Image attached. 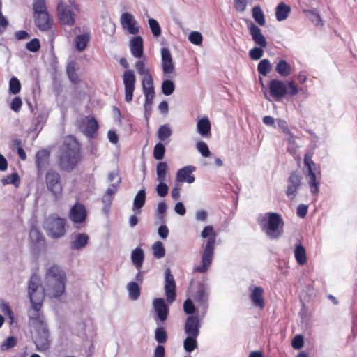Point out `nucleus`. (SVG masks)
Segmentation results:
<instances>
[{
  "label": "nucleus",
  "mask_w": 357,
  "mask_h": 357,
  "mask_svg": "<svg viewBox=\"0 0 357 357\" xmlns=\"http://www.w3.org/2000/svg\"><path fill=\"white\" fill-rule=\"evenodd\" d=\"M81 144L73 135L65 137L60 147L58 165L61 170L70 172L82 160Z\"/></svg>",
  "instance_id": "obj_1"
},
{
  "label": "nucleus",
  "mask_w": 357,
  "mask_h": 357,
  "mask_svg": "<svg viewBox=\"0 0 357 357\" xmlns=\"http://www.w3.org/2000/svg\"><path fill=\"white\" fill-rule=\"evenodd\" d=\"M28 295L35 314L30 316V320L36 324H43V313L41 312L45 298V290L40 284V278L36 274H33L29 280Z\"/></svg>",
  "instance_id": "obj_2"
},
{
  "label": "nucleus",
  "mask_w": 357,
  "mask_h": 357,
  "mask_svg": "<svg viewBox=\"0 0 357 357\" xmlns=\"http://www.w3.org/2000/svg\"><path fill=\"white\" fill-rule=\"evenodd\" d=\"M257 222L262 231L271 239H278L284 233V222L282 215L278 213H266L257 219Z\"/></svg>",
  "instance_id": "obj_3"
},
{
  "label": "nucleus",
  "mask_w": 357,
  "mask_h": 357,
  "mask_svg": "<svg viewBox=\"0 0 357 357\" xmlns=\"http://www.w3.org/2000/svg\"><path fill=\"white\" fill-rule=\"evenodd\" d=\"M203 238H208L202 254V264L195 268V271L200 273H206L211 265L215 250L216 234L213 226H206L201 233Z\"/></svg>",
  "instance_id": "obj_4"
},
{
  "label": "nucleus",
  "mask_w": 357,
  "mask_h": 357,
  "mask_svg": "<svg viewBox=\"0 0 357 357\" xmlns=\"http://www.w3.org/2000/svg\"><path fill=\"white\" fill-rule=\"evenodd\" d=\"M45 280L52 291V296L59 297L65 291L66 275L64 271L58 266L50 267L45 273Z\"/></svg>",
  "instance_id": "obj_5"
},
{
  "label": "nucleus",
  "mask_w": 357,
  "mask_h": 357,
  "mask_svg": "<svg viewBox=\"0 0 357 357\" xmlns=\"http://www.w3.org/2000/svg\"><path fill=\"white\" fill-rule=\"evenodd\" d=\"M33 6L36 26L40 31H50L54 24V20L47 11L45 1L35 0Z\"/></svg>",
  "instance_id": "obj_6"
},
{
  "label": "nucleus",
  "mask_w": 357,
  "mask_h": 357,
  "mask_svg": "<svg viewBox=\"0 0 357 357\" xmlns=\"http://www.w3.org/2000/svg\"><path fill=\"white\" fill-rule=\"evenodd\" d=\"M269 95L275 101H280L287 94L293 96L298 93V89L294 81L287 83L282 80L274 79L268 83Z\"/></svg>",
  "instance_id": "obj_7"
},
{
  "label": "nucleus",
  "mask_w": 357,
  "mask_h": 357,
  "mask_svg": "<svg viewBox=\"0 0 357 357\" xmlns=\"http://www.w3.org/2000/svg\"><path fill=\"white\" fill-rule=\"evenodd\" d=\"M45 184L47 190L56 200L60 199L63 196V185L61 175L54 169H50L45 174Z\"/></svg>",
  "instance_id": "obj_8"
},
{
  "label": "nucleus",
  "mask_w": 357,
  "mask_h": 357,
  "mask_svg": "<svg viewBox=\"0 0 357 357\" xmlns=\"http://www.w3.org/2000/svg\"><path fill=\"white\" fill-rule=\"evenodd\" d=\"M78 8L75 4H68L60 1L57 6V15L61 24L73 26L75 22Z\"/></svg>",
  "instance_id": "obj_9"
},
{
  "label": "nucleus",
  "mask_w": 357,
  "mask_h": 357,
  "mask_svg": "<svg viewBox=\"0 0 357 357\" xmlns=\"http://www.w3.org/2000/svg\"><path fill=\"white\" fill-rule=\"evenodd\" d=\"M46 229L48 234L54 238H59L66 234V220L56 215H52L46 220Z\"/></svg>",
  "instance_id": "obj_10"
},
{
  "label": "nucleus",
  "mask_w": 357,
  "mask_h": 357,
  "mask_svg": "<svg viewBox=\"0 0 357 357\" xmlns=\"http://www.w3.org/2000/svg\"><path fill=\"white\" fill-rule=\"evenodd\" d=\"M314 153L308 151L304 156V165L307 169V176L309 178V185L312 194H317L319 192V182L317 181L315 163L312 160Z\"/></svg>",
  "instance_id": "obj_11"
},
{
  "label": "nucleus",
  "mask_w": 357,
  "mask_h": 357,
  "mask_svg": "<svg viewBox=\"0 0 357 357\" xmlns=\"http://www.w3.org/2000/svg\"><path fill=\"white\" fill-rule=\"evenodd\" d=\"M32 324L40 328L41 330L38 331V333L35 337V344L39 350L45 351L49 349L50 345V341L49 340V331L45 326V321L43 320V324H36L33 321Z\"/></svg>",
  "instance_id": "obj_12"
},
{
  "label": "nucleus",
  "mask_w": 357,
  "mask_h": 357,
  "mask_svg": "<svg viewBox=\"0 0 357 357\" xmlns=\"http://www.w3.org/2000/svg\"><path fill=\"white\" fill-rule=\"evenodd\" d=\"M165 291L167 301L168 303H172L176 300V281L169 268L165 270Z\"/></svg>",
  "instance_id": "obj_13"
},
{
  "label": "nucleus",
  "mask_w": 357,
  "mask_h": 357,
  "mask_svg": "<svg viewBox=\"0 0 357 357\" xmlns=\"http://www.w3.org/2000/svg\"><path fill=\"white\" fill-rule=\"evenodd\" d=\"M123 81L125 87V100L127 102H130L132 100L136 82L133 70H128L125 71L123 75Z\"/></svg>",
  "instance_id": "obj_14"
},
{
  "label": "nucleus",
  "mask_w": 357,
  "mask_h": 357,
  "mask_svg": "<svg viewBox=\"0 0 357 357\" xmlns=\"http://www.w3.org/2000/svg\"><path fill=\"white\" fill-rule=\"evenodd\" d=\"M122 28L130 34L136 35L139 32V28L134 16L130 13H123L120 17Z\"/></svg>",
  "instance_id": "obj_15"
},
{
  "label": "nucleus",
  "mask_w": 357,
  "mask_h": 357,
  "mask_svg": "<svg viewBox=\"0 0 357 357\" xmlns=\"http://www.w3.org/2000/svg\"><path fill=\"white\" fill-rule=\"evenodd\" d=\"M69 216L72 222L75 224L84 223L87 217L85 206L81 203L75 204L70 211Z\"/></svg>",
  "instance_id": "obj_16"
},
{
  "label": "nucleus",
  "mask_w": 357,
  "mask_h": 357,
  "mask_svg": "<svg viewBox=\"0 0 357 357\" xmlns=\"http://www.w3.org/2000/svg\"><path fill=\"white\" fill-rule=\"evenodd\" d=\"M302 176L296 172H292L287 180L288 185L286 190V195L288 197L294 196L295 193L301 185Z\"/></svg>",
  "instance_id": "obj_17"
},
{
  "label": "nucleus",
  "mask_w": 357,
  "mask_h": 357,
  "mask_svg": "<svg viewBox=\"0 0 357 357\" xmlns=\"http://www.w3.org/2000/svg\"><path fill=\"white\" fill-rule=\"evenodd\" d=\"M200 327L201 324L198 317L192 315L186 319L184 330L188 335L198 337Z\"/></svg>",
  "instance_id": "obj_18"
},
{
  "label": "nucleus",
  "mask_w": 357,
  "mask_h": 357,
  "mask_svg": "<svg viewBox=\"0 0 357 357\" xmlns=\"http://www.w3.org/2000/svg\"><path fill=\"white\" fill-rule=\"evenodd\" d=\"M196 169L194 166H185L177 171L176 181L179 183H192L195 181V177L192 175V172Z\"/></svg>",
  "instance_id": "obj_19"
},
{
  "label": "nucleus",
  "mask_w": 357,
  "mask_h": 357,
  "mask_svg": "<svg viewBox=\"0 0 357 357\" xmlns=\"http://www.w3.org/2000/svg\"><path fill=\"white\" fill-rule=\"evenodd\" d=\"M84 129L82 132L89 138H95L99 128L98 123L94 117H86V121H83Z\"/></svg>",
  "instance_id": "obj_20"
},
{
  "label": "nucleus",
  "mask_w": 357,
  "mask_h": 357,
  "mask_svg": "<svg viewBox=\"0 0 357 357\" xmlns=\"http://www.w3.org/2000/svg\"><path fill=\"white\" fill-rule=\"evenodd\" d=\"M130 50L134 57L141 59L144 55L143 38L139 36L132 38L130 40Z\"/></svg>",
  "instance_id": "obj_21"
},
{
  "label": "nucleus",
  "mask_w": 357,
  "mask_h": 357,
  "mask_svg": "<svg viewBox=\"0 0 357 357\" xmlns=\"http://www.w3.org/2000/svg\"><path fill=\"white\" fill-rule=\"evenodd\" d=\"M162 65L164 74L172 73L174 70V66L172 62V58L169 50L167 48H162L161 51Z\"/></svg>",
  "instance_id": "obj_22"
},
{
  "label": "nucleus",
  "mask_w": 357,
  "mask_h": 357,
  "mask_svg": "<svg viewBox=\"0 0 357 357\" xmlns=\"http://www.w3.org/2000/svg\"><path fill=\"white\" fill-rule=\"evenodd\" d=\"M50 155V151L46 149L40 150L36 153V165L39 174H41L49 164Z\"/></svg>",
  "instance_id": "obj_23"
},
{
  "label": "nucleus",
  "mask_w": 357,
  "mask_h": 357,
  "mask_svg": "<svg viewBox=\"0 0 357 357\" xmlns=\"http://www.w3.org/2000/svg\"><path fill=\"white\" fill-rule=\"evenodd\" d=\"M153 305L158 319L162 321H165L167 319L169 309L165 300L162 298H155L153 300Z\"/></svg>",
  "instance_id": "obj_24"
},
{
  "label": "nucleus",
  "mask_w": 357,
  "mask_h": 357,
  "mask_svg": "<svg viewBox=\"0 0 357 357\" xmlns=\"http://www.w3.org/2000/svg\"><path fill=\"white\" fill-rule=\"evenodd\" d=\"M249 29L250 33L255 44L258 45L261 47H266L267 45V41L266 38L261 33V29L253 23H251L249 26Z\"/></svg>",
  "instance_id": "obj_25"
},
{
  "label": "nucleus",
  "mask_w": 357,
  "mask_h": 357,
  "mask_svg": "<svg viewBox=\"0 0 357 357\" xmlns=\"http://www.w3.org/2000/svg\"><path fill=\"white\" fill-rule=\"evenodd\" d=\"M264 289L261 287H255L250 295L251 301L255 306L263 309L265 306V301L263 297Z\"/></svg>",
  "instance_id": "obj_26"
},
{
  "label": "nucleus",
  "mask_w": 357,
  "mask_h": 357,
  "mask_svg": "<svg viewBox=\"0 0 357 357\" xmlns=\"http://www.w3.org/2000/svg\"><path fill=\"white\" fill-rule=\"evenodd\" d=\"M194 299L204 310L208 307V295L203 285H200L194 295Z\"/></svg>",
  "instance_id": "obj_27"
},
{
  "label": "nucleus",
  "mask_w": 357,
  "mask_h": 357,
  "mask_svg": "<svg viewBox=\"0 0 357 357\" xmlns=\"http://www.w3.org/2000/svg\"><path fill=\"white\" fill-rule=\"evenodd\" d=\"M91 39V34L89 32L83 34L77 35L75 38V46L77 51H84L88 45Z\"/></svg>",
  "instance_id": "obj_28"
},
{
  "label": "nucleus",
  "mask_w": 357,
  "mask_h": 357,
  "mask_svg": "<svg viewBox=\"0 0 357 357\" xmlns=\"http://www.w3.org/2000/svg\"><path fill=\"white\" fill-rule=\"evenodd\" d=\"M197 126L198 132L202 137H208L211 136V125L208 119L202 118L199 119L197 122Z\"/></svg>",
  "instance_id": "obj_29"
},
{
  "label": "nucleus",
  "mask_w": 357,
  "mask_h": 357,
  "mask_svg": "<svg viewBox=\"0 0 357 357\" xmlns=\"http://www.w3.org/2000/svg\"><path fill=\"white\" fill-rule=\"evenodd\" d=\"M290 12L291 7L284 2H280L275 8V17L277 20L283 21L286 20Z\"/></svg>",
  "instance_id": "obj_30"
},
{
  "label": "nucleus",
  "mask_w": 357,
  "mask_h": 357,
  "mask_svg": "<svg viewBox=\"0 0 357 357\" xmlns=\"http://www.w3.org/2000/svg\"><path fill=\"white\" fill-rule=\"evenodd\" d=\"M275 71L282 77H286L291 75L293 68L287 61L281 59L278 61L275 66Z\"/></svg>",
  "instance_id": "obj_31"
},
{
  "label": "nucleus",
  "mask_w": 357,
  "mask_h": 357,
  "mask_svg": "<svg viewBox=\"0 0 357 357\" xmlns=\"http://www.w3.org/2000/svg\"><path fill=\"white\" fill-rule=\"evenodd\" d=\"M121 182V178H119L116 183H112L108 188L102 199V202L110 204L113 199V196L117 191L118 187Z\"/></svg>",
  "instance_id": "obj_32"
},
{
  "label": "nucleus",
  "mask_w": 357,
  "mask_h": 357,
  "mask_svg": "<svg viewBox=\"0 0 357 357\" xmlns=\"http://www.w3.org/2000/svg\"><path fill=\"white\" fill-rule=\"evenodd\" d=\"M89 241V236L86 234H79L75 236L73 241L71 242V248L79 250L84 248Z\"/></svg>",
  "instance_id": "obj_33"
},
{
  "label": "nucleus",
  "mask_w": 357,
  "mask_h": 357,
  "mask_svg": "<svg viewBox=\"0 0 357 357\" xmlns=\"http://www.w3.org/2000/svg\"><path fill=\"white\" fill-rule=\"evenodd\" d=\"M294 256L296 260L300 266H303L307 262V255L305 248L301 245L298 244L296 246L294 250Z\"/></svg>",
  "instance_id": "obj_34"
},
{
  "label": "nucleus",
  "mask_w": 357,
  "mask_h": 357,
  "mask_svg": "<svg viewBox=\"0 0 357 357\" xmlns=\"http://www.w3.org/2000/svg\"><path fill=\"white\" fill-rule=\"evenodd\" d=\"M131 258L135 266L138 269L141 268L144 259L143 250L140 248H135L132 252Z\"/></svg>",
  "instance_id": "obj_35"
},
{
  "label": "nucleus",
  "mask_w": 357,
  "mask_h": 357,
  "mask_svg": "<svg viewBox=\"0 0 357 357\" xmlns=\"http://www.w3.org/2000/svg\"><path fill=\"white\" fill-rule=\"evenodd\" d=\"M252 17L255 21L260 26H264L266 24L265 15L260 6L256 5L252 9Z\"/></svg>",
  "instance_id": "obj_36"
},
{
  "label": "nucleus",
  "mask_w": 357,
  "mask_h": 357,
  "mask_svg": "<svg viewBox=\"0 0 357 357\" xmlns=\"http://www.w3.org/2000/svg\"><path fill=\"white\" fill-rule=\"evenodd\" d=\"M167 171V163L165 162H159L156 166L157 181H158L159 182L165 181Z\"/></svg>",
  "instance_id": "obj_37"
},
{
  "label": "nucleus",
  "mask_w": 357,
  "mask_h": 357,
  "mask_svg": "<svg viewBox=\"0 0 357 357\" xmlns=\"http://www.w3.org/2000/svg\"><path fill=\"white\" fill-rule=\"evenodd\" d=\"M66 73L69 79L72 83H73L74 84H77L80 83L81 79L78 74L76 73L75 62H71L68 65L66 68Z\"/></svg>",
  "instance_id": "obj_38"
},
{
  "label": "nucleus",
  "mask_w": 357,
  "mask_h": 357,
  "mask_svg": "<svg viewBox=\"0 0 357 357\" xmlns=\"http://www.w3.org/2000/svg\"><path fill=\"white\" fill-rule=\"evenodd\" d=\"M146 201V192L140 190L134 199L133 210H140L144 205Z\"/></svg>",
  "instance_id": "obj_39"
},
{
  "label": "nucleus",
  "mask_w": 357,
  "mask_h": 357,
  "mask_svg": "<svg viewBox=\"0 0 357 357\" xmlns=\"http://www.w3.org/2000/svg\"><path fill=\"white\" fill-rule=\"evenodd\" d=\"M197 336L188 335L184 340L183 347L187 352H192L197 348Z\"/></svg>",
  "instance_id": "obj_40"
},
{
  "label": "nucleus",
  "mask_w": 357,
  "mask_h": 357,
  "mask_svg": "<svg viewBox=\"0 0 357 357\" xmlns=\"http://www.w3.org/2000/svg\"><path fill=\"white\" fill-rule=\"evenodd\" d=\"M129 296L132 300H137L140 296V288L137 282H130L128 284Z\"/></svg>",
  "instance_id": "obj_41"
},
{
  "label": "nucleus",
  "mask_w": 357,
  "mask_h": 357,
  "mask_svg": "<svg viewBox=\"0 0 357 357\" xmlns=\"http://www.w3.org/2000/svg\"><path fill=\"white\" fill-rule=\"evenodd\" d=\"M1 183L3 185L13 184L15 187H18L20 183V176L17 172H14L10 175L3 177L1 179Z\"/></svg>",
  "instance_id": "obj_42"
},
{
  "label": "nucleus",
  "mask_w": 357,
  "mask_h": 357,
  "mask_svg": "<svg viewBox=\"0 0 357 357\" xmlns=\"http://www.w3.org/2000/svg\"><path fill=\"white\" fill-rule=\"evenodd\" d=\"M257 70L259 74L266 76L271 70V65L268 59H262L257 66Z\"/></svg>",
  "instance_id": "obj_43"
},
{
  "label": "nucleus",
  "mask_w": 357,
  "mask_h": 357,
  "mask_svg": "<svg viewBox=\"0 0 357 357\" xmlns=\"http://www.w3.org/2000/svg\"><path fill=\"white\" fill-rule=\"evenodd\" d=\"M172 135V130L167 125L161 126L158 130V139L164 142L167 139Z\"/></svg>",
  "instance_id": "obj_44"
},
{
  "label": "nucleus",
  "mask_w": 357,
  "mask_h": 357,
  "mask_svg": "<svg viewBox=\"0 0 357 357\" xmlns=\"http://www.w3.org/2000/svg\"><path fill=\"white\" fill-rule=\"evenodd\" d=\"M142 85L144 92L154 91L153 80L151 74L143 77Z\"/></svg>",
  "instance_id": "obj_45"
},
{
  "label": "nucleus",
  "mask_w": 357,
  "mask_h": 357,
  "mask_svg": "<svg viewBox=\"0 0 357 357\" xmlns=\"http://www.w3.org/2000/svg\"><path fill=\"white\" fill-rule=\"evenodd\" d=\"M165 153V147L161 142L157 143L153 148V157L157 160H161L164 158Z\"/></svg>",
  "instance_id": "obj_46"
},
{
  "label": "nucleus",
  "mask_w": 357,
  "mask_h": 357,
  "mask_svg": "<svg viewBox=\"0 0 357 357\" xmlns=\"http://www.w3.org/2000/svg\"><path fill=\"white\" fill-rule=\"evenodd\" d=\"M21 88L20 80L16 77H12L9 82V92L12 94H17Z\"/></svg>",
  "instance_id": "obj_47"
},
{
  "label": "nucleus",
  "mask_w": 357,
  "mask_h": 357,
  "mask_svg": "<svg viewBox=\"0 0 357 357\" xmlns=\"http://www.w3.org/2000/svg\"><path fill=\"white\" fill-rule=\"evenodd\" d=\"M303 12L309 17L310 20L316 26L319 24L322 25V20L319 14L312 10H304Z\"/></svg>",
  "instance_id": "obj_48"
},
{
  "label": "nucleus",
  "mask_w": 357,
  "mask_h": 357,
  "mask_svg": "<svg viewBox=\"0 0 357 357\" xmlns=\"http://www.w3.org/2000/svg\"><path fill=\"white\" fill-rule=\"evenodd\" d=\"M155 340L160 343H165L167 340V334L166 331L162 327H158L155 331Z\"/></svg>",
  "instance_id": "obj_49"
},
{
  "label": "nucleus",
  "mask_w": 357,
  "mask_h": 357,
  "mask_svg": "<svg viewBox=\"0 0 357 357\" xmlns=\"http://www.w3.org/2000/svg\"><path fill=\"white\" fill-rule=\"evenodd\" d=\"M153 250L154 256L156 258L163 257L165 255V248L160 241H156L153 245Z\"/></svg>",
  "instance_id": "obj_50"
},
{
  "label": "nucleus",
  "mask_w": 357,
  "mask_h": 357,
  "mask_svg": "<svg viewBox=\"0 0 357 357\" xmlns=\"http://www.w3.org/2000/svg\"><path fill=\"white\" fill-rule=\"evenodd\" d=\"M197 151L202 155V156L207 158L211 155V151L206 144L203 141H199L196 144Z\"/></svg>",
  "instance_id": "obj_51"
},
{
  "label": "nucleus",
  "mask_w": 357,
  "mask_h": 357,
  "mask_svg": "<svg viewBox=\"0 0 357 357\" xmlns=\"http://www.w3.org/2000/svg\"><path fill=\"white\" fill-rule=\"evenodd\" d=\"M149 24L153 35L155 37L160 36L161 34V29L159 25V23L155 19H149Z\"/></svg>",
  "instance_id": "obj_52"
},
{
  "label": "nucleus",
  "mask_w": 357,
  "mask_h": 357,
  "mask_svg": "<svg viewBox=\"0 0 357 357\" xmlns=\"http://www.w3.org/2000/svg\"><path fill=\"white\" fill-rule=\"evenodd\" d=\"M135 68L137 70L139 75L142 76H146V75H150L149 70L145 66L144 59L138 60L135 65Z\"/></svg>",
  "instance_id": "obj_53"
},
{
  "label": "nucleus",
  "mask_w": 357,
  "mask_h": 357,
  "mask_svg": "<svg viewBox=\"0 0 357 357\" xmlns=\"http://www.w3.org/2000/svg\"><path fill=\"white\" fill-rule=\"evenodd\" d=\"M174 91V84L171 80H165L162 84V91L166 96L171 95Z\"/></svg>",
  "instance_id": "obj_54"
},
{
  "label": "nucleus",
  "mask_w": 357,
  "mask_h": 357,
  "mask_svg": "<svg viewBox=\"0 0 357 357\" xmlns=\"http://www.w3.org/2000/svg\"><path fill=\"white\" fill-rule=\"evenodd\" d=\"M26 49L32 52H36L40 49V43L38 38H33L26 45Z\"/></svg>",
  "instance_id": "obj_55"
},
{
  "label": "nucleus",
  "mask_w": 357,
  "mask_h": 357,
  "mask_svg": "<svg viewBox=\"0 0 357 357\" xmlns=\"http://www.w3.org/2000/svg\"><path fill=\"white\" fill-rule=\"evenodd\" d=\"M263 47H254L249 51V56L252 60H259L264 54Z\"/></svg>",
  "instance_id": "obj_56"
},
{
  "label": "nucleus",
  "mask_w": 357,
  "mask_h": 357,
  "mask_svg": "<svg viewBox=\"0 0 357 357\" xmlns=\"http://www.w3.org/2000/svg\"><path fill=\"white\" fill-rule=\"evenodd\" d=\"M183 310L187 314H192L195 312L196 308L190 298H187L183 303Z\"/></svg>",
  "instance_id": "obj_57"
},
{
  "label": "nucleus",
  "mask_w": 357,
  "mask_h": 357,
  "mask_svg": "<svg viewBox=\"0 0 357 357\" xmlns=\"http://www.w3.org/2000/svg\"><path fill=\"white\" fill-rule=\"evenodd\" d=\"M303 344L304 340L301 335H296L291 341V346L294 349H301L303 347Z\"/></svg>",
  "instance_id": "obj_58"
},
{
  "label": "nucleus",
  "mask_w": 357,
  "mask_h": 357,
  "mask_svg": "<svg viewBox=\"0 0 357 357\" xmlns=\"http://www.w3.org/2000/svg\"><path fill=\"white\" fill-rule=\"evenodd\" d=\"M17 344V340L14 337H9L3 342L1 345L2 350H8L14 347Z\"/></svg>",
  "instance_id": "obj_59"
},
{
  "label": "nucleus",
  "mask_w": 357,
  "mask_h": 357,
  "mask_svg": "<svg viewBox=\"0 0 357 357\" xmlns=\"http://www.w3.org/2000/svg\"><path fill=\"white\" fill-rule=\"evenodd\" d=\"M202 40V34L197 31H193L189 36V40L195 45H200Z\"/></svg>",
  "instance_id": "obj_60"
},
{
  "label": "nucleus",
  "mask_w": 357,
  "mask_h": 357,
  "mask_svg": "<svg viewBox=\"0 0 357 357\" xmlns=\"http://www.w3.org/2000/svg\"><path fill=\"white\" fill-rule=\"evenodd\" d=\"M169 188L166 183L164 182H160V183L157 185L156 191L158 196L161 197H165L168 194Z\"/></svg>",
  "instance_id": "obj_61"
},
{
  "label": "nucleus",
  "mask_w": 357,
  "mask_h": 357,
  "mask_svg": "<svg viewBox=\"0 0 357 357\" xmlns=\"http://www.w3.org/2000/svg\"><path fill=\"white\" fill-rule=\"evenodd\" d=\"M234 8L237 12H244L247 8L248 0H234Z\"/></svg>",
  "instance_id": "obj_62"
},
{
  "label": "nucleus",
  "mask_w": 357,
  "mask_h": 357,
  "mask_svg": "<svg viewBox=\"0 0 357 357\" xmlns=\"http://www.w3.org/2000/svg\"><path fill=\"white\" fill-rule=\"evenodd\" d=\"M29 236L32 241L38 243L42 240L43 236L40 231L35 228H32L30 230Z\"/></svg>",
  "instance_id": "obj_63"
},
{
  "label": "nucleus",
  "mask_w": 357,
  "mask_h": 357,
  "mask_svg": "<svg viewBox=\"0 0 357 357\" xmlns=\"http://www.w3.org/2000/svg\"><path fill=\"white\" fill-rule=\"evenodd\" d=\"M22 105V99L20 97L17 96L13 99V100L10 103V107L14 112H17L20 110Z\"/></svg>",
  "instance_id": "obj_64"
}]
</instances>
